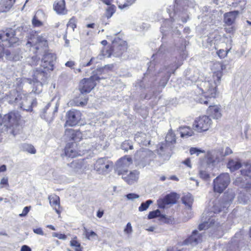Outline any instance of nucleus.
Here are the masks:
<instances>
[{
	"label": "nucleus",
	"instance_id": "nucleus-4",
	"mask_svg": "<svg viewBox=\"0 0 251 251\" xmlns=\"http://www.w3.org/2000/svg\"><path fill=\"white\" fill-rule=\"evenodd\" d=\"M48 75L45 69H37L34 71L32 78L25 79V82L33 85L32 92L39 94L42 91V85L48 79Z\"/></svg>",
	"mask_w": 251,
	"mask_h": 251
},
{
	"label": "nucleus",
	"instance_id": "nucleus-17",
	"mask_svg": "<svg viewBox=\"0 0 251 251\" xmlns=\"http://www.w3.org/2000/svg\"><path fill=\"white\" fill-rule=\"evenodd\" d=\"M203 238V234L202 233H199L197 230H194L191 235L183 241V245L196 246L202 241Z\"/></svg>",
	"mask_w": 251,
	"mask_h": 251
},
{
	"label": "nucleus",
	"instance_id": "nucleus-52",
	"mask_svg": "<svg viewBox=\"0 0 251 251\" xmlns=\"http://www.w3.org/2000/svg\"><path fill=\"white\" fill-rule=\"evenodd\" d=\"M32 23L33 26L35 27H39L42 25V23L35 16L32 19Z\"/></svg>",
	"mask_w": 251,
	"mask_h": 251
},
{
	"label": "nucleus",
	"instance_id": "nucleus-39",
	"mask_svg": "<svg viewBox=\"0 0 251 251\" xmlns=\"http://www.w3.org/2000/svg\"><path fill=\"white\" fill-rule=\"evenodd\" d=\"M242 175L247 176L251 177V164L246 163L243 165V169L241 170Z\"/></svg>",
	"mask_w": 251,
	"mask_h": 251
},
{
	"label": "nucleus",
	"instance_id": "nucleus-18",
	"mask_svg": "<svg viewBox=\"0 0 251 251\" xmlns=\"http://www.w3.org/2000/svg\"><path fill=\"white\" fill-rule=\"evenodd\" d=\"M56 59V56L51 53H46L43 56L41 66L44 69L53 70V62Z\"/></svg>",
	"mask_w": 251,
	"mask_h": 251
},
{
	"label": "nucleus",
	"instance_id": "nucleus-41",
	"mask_svg": "<svg viewBox=\"0 0 251 251\" xmlns=\"http://www.w3.org/2000/svg\"><path fill=\"white\" fill-rule=\"evenodd\" d=\"M22 149L25 151H27L31 154H35L36 153V150L34 147L28 144H23L21 145Z\"/></svg>",
	"mask_w": 251,
	"mask_h": 251
},
{
	"label": "nucleus",
	"instance_id": "nucleus-3",
	"mask_svg": "<svg viewBox=\"0 0 251 251\" xmlns=\"http://www.w3.org/2000/svg\"><path fill=\"white\" fill-rule=\"evenodd\" d=\"M132 163L129 157H124L119 159L116 164V172L118 175H122V178L129 185H132L138 181L139 172L133 170L128 173L127 168Z\"/></svg>",
	"mask_w": 251,
	"mask_h": 251
},
{
	"label": "nucleus",
	"instance_id": "nucleus-11",
	"mask_svg": "<svg viewBox=\"0 0 251 251\" xmlns=\"http://www.w3.org/2000/svg\"><path fill=\"white\" fill-rule=\"evenodd\" d=\"M211 125V120L209 117L203 116L200 117L196 120L194 124L193 128L198 132H202L207 130Z\"/></svg>",
	"mask_w": 251,
	"mask_h": 251
},
{
	"label": "nucleus",
	"instance_id": "nucleus-13",
	"mask_svg": "<svg viewBox=\"0 0 251 251\" xmlns=\"http://www.w3.org/2000/svg\"><path fill=\"white\" fill-rule=\"evenodd\" d=\"M66 124L71 126L76 125L81 119V113L79 111L72 109L69 111L66 115Z\"/></svg>",
	"mask_w": 251,
	"mask_h": 251
},
{
	"label": "nucleus",
	"instance_id": "nucleus-44",
	"mask_svg": "<svg viewBox=\"0 0 251 251\" xmlns=\"http://www.w3.org/2000/svg\"><path fill=\"white\" fill-rule=\"evenodd\" d=\"M84 235L88 240H91L92 238L97 236V234L93 231H89L86 227H84Z\"/></svg>",
	"mask_w": 251,
	"mask_h": 251
},
{
	"label": "nucleus",
	"instance_id": "nucleus-38",
	"mask_svg": "<svg viewBox=\"0 0 251 251\" xmlns=\"http://www.w3.org/2000/svg\"><path fill=\"white\" fill-rule=\"evenodd\" d=\"M176 135L173 132L172 130L171 129L166 135L165 138V143L170 146L171 144L176 143Z\"/></svg>",
	"mask_w": 251,
	"mask_h": 251
},
{
	"label": "nucleus",
	"instance_id": "nucleus-7",
	"mask_svg": "<svg viewBox=\"0 0 251 251\" xmlns=\"http://www.w3.org/2000/svg\"><path fill=\"white\" fill-rule=\"evenodd\" d=\"M230 181V179L228 174H221L213 180L214 191L218 193H222L228 186Z\"/></svg>",
	"mask_w": 251,
	"mask_h": 251
},
{
	"label": "nucleus",
	"instance_id": "nucleus-43",
	"mask_svg": "<svg viewBox=\"0 0 251 251\" xmlns=\"http://www.w3.org/2000/svg\"><path fill=\"white\" fill-rule=\"evenodd\" d=\"M152 203L153 201L151 200H149L144 202H142L141 204V205L139 207V211H143L146 210L149 207L150 205Z\"/></svg>",
	"mask_w": 251,
	"mask_h": 251
},
{
	"label": "nucleus",
	"instance_id": "nucleus-48",
	"mask_svg": "<svg viewBox=\"0 0 251 251\" xmlns=\"http://www.w3.org/2000/svg\"><path fill=\"white\" fill-rule=\"evenodd\" d=\"M189 152L191 155L196 154L197 156H198L200 153H204L205 151L204 150H202L197 148H191L190 149Z\"/></svg>",
	"mask_w": 251,
	"mask_h": 251
},
{
	"label": "nucleus",
	"instance_id": "nucleus-59",
	"mask_svg": "<svg viewBox=\"0 0 251 251\" xmlns=\"http://www.w3.org/2000/svg\"><path fill=\"white\" fill-rule=\"evenodd\" d=\"M0 184L3 186H8L9 184H8V177H3L0 180Z\"/></svg>",
	"mask_w": 251,
	"mask_h": 251
},
{
	"label": "nucleus",
	"instance_id": "nucleus-49",
	"mask_svg": "<svg viewBox=\"0 0 251 251\" xmlns=\"http://www.w3.org/2000/svg\"><path fill=\"white\" fill-rule=\"evenodd\" d=\"M160 211H159V210L157 209L156 210L150 212L148 215V217L149 219H151L160 216Z\"/></svg>",
	"mask_w": 251,
	"mask_h": 251
},
{
	"label": "nucleus",
	"instance_id": "nucleus-37",
	"mask_svg": "<svg viewBox=\"0 0 251 251\" xmlns=\"http://www.w3.org/2000/svg\"><path fill=\"white\" fill-rule=\"evenodd\" d=\"M182 201L183 204L188 206L189 208H191L194 201V199L192 195L190 193H186L182 196Z\"/></svg>",
	"mask_w": 251,
	"mask_h": 251
},
{
	"label": "nucleus",
	"instance_id": "nucleus-62",
	"mask_svg": "<svg viewBox=\"0 0 251 251\" xmlns=\"http://www.w3.org/2000/svg\"><path fill=\"white\" fill-rule=\"evenodd\" d=\"M232 153V150L228 147L226 148L224 156L228 155L229 154H230Z\"/></svg>",
	"mask_w": 251,
	"mask_h": 251
},
{
	"label": "nucleus",
	"instance_id": "nucleus-30",
	"mask_svg": "<svg viewBox=\"0 0 251 251\" xmlns=\"http://www.w3.org/2000/svg\"><path fill=\"white\" fill-rule=\"evenodd\" d=\"M74 143H69L66 145L64 150L65 156L71 158H74L77 156V152L74 148Z\"/></svg>",
	"mask_w": 251,
	"mask_h": 251
},
{
	"label": "nucleus",
	"instance_id": "nucleus-63",
	"mask_svg": "<svg viewBox=\"0 0 251 251\" xmlns=\"http://www.w3.org/2000/svg\"><path fill=\"white\" fill-rule=\"evenodd\" d=\"M21 251H31V250L28 246L24 245L22 247Z\"/></svg>",
	"mask_w": 251,
	"mask_h": 251
},
{
	"label": "nucleus",
	"instance_id": "nucleus-36",
	"mask_svg": "<svg viewBox=\"0 0 251 251\" xmlns=\"http://www.w3.org/2000/svg\"><path fill=\"white\" fill-rule=\"evenodd\" d=\"M180 136L182 138H188L194 135V131L189 126H183L179 128Z\"/></svg>",
	"mask_w": 251,
	"mask_h": 251
},
{
	"label": "nucleus",
	"instance_id": "nucleus-50",
	"mask_svg": "<svg viewBox=\"0 0 251 251\" xmlns=\"http://www.w3.org/2000/svg\"><path fill=\"white\" fill-rule=\"evenodd\" d=\"M67 26L68 27L71 28L73 30H74L76 26L75 20L73 18H71L67 24Z\"/></svg>",
	"mask_w": 251,
	"mask_h": 251
},
{
	"label": "nucleus",
	"instance_id": "nucleus-31",
	"mask_svg": "<svg viewBox=\"0 0 251 251\" xmlns=\"http://www.w3.org/2000/svg\"><path fill=\"white\" fill-rule=\"evenodd\" d=\"M106 50L105 48H103L100 51L99 55L97 57H92L90 60L86 64H83V67L89 66L93 63H97L98 62V60H102L104 57H105V54H104V52H106Z\"/></svg>",
	"mask_w": 251,
	"mask_h": 251
},
{
	"label": "nucleus",
	"instance_id": "nucleus-6",
	"mask_svg": "<svg viewBox=\"0 0 251 251\" xmlns=\"http://www.w3.org/2000/svg\"><path fill=\"white\" fill-rule=\"evenodd\" d=\"M207 43L212 46L214 45V48L217 50L218 48L225 47L226 46H230L232 45V38L230 36L229 37L226 36H221L220 35L216 34L214 37H208L207 39Z\"/></svg>",
	"mask_w": 251,
	"mask_h": 251
},
{
	"label": "nucleus",
	"instance_id": "nucleus-16",
	"mask_svg": "<svg viewBox=\"0 0 251 251\" xmlns=\"http://www.w3.org/2000/svg\"><path fill=\"white\" fill-rule=\"evenodd\" d=\"M111 50L113 55L119 57L127 50L126 44L123 40H120L119 43L114 41Z\"/></svg>",
	"mask_w": 251,
	"mask_h": 251
},
{
	"label": "nucleus",
	"instance_id": "nucleus-47",
	"mask_svg": "<svg viewBox=\"0 0 251 251\" xmlns=\"http://www.w3.org/2000/svg\"><path fill=\"white\" fill-rule=\"evenodd\" d=\"M249 196H244L242 193H241L238 197L239 202L243 204L247 203L249 200Z\"/></svg>",
	"mask_w": 251,
	"mask_h": 251
},
{
	"label": "nucleus",
	"instance_id": "nucleus-14",
	"mask_svg": "<svg viewBox=\"0 0 251 251\" xmlns=\"http://www.w3.org/2000/svg\"><path fill=\"white\" fill-rule=\"evenodd\" d=\"M206 158H207V163L212 166H215L224 159L221 152L217 151H212L207 152Z\"/></svg>",
	"mask_w": 251,
	"mask_h": 251
},
{
	"label": "nucleus",
	"instance_id": "nucleus-15",
	"mask_svg": "<svg viewBox=\"0 0 251 251\" xmlns=\"http://www.w3.org/2000/svg\"><path fill=\"white\" fill-rule=\"evenodd\" d=\"M20 118L21 115L17 111H12L5 115L3 118L5 126L13 127L18 125Z\"/></svg>",
	"mask_w": 251,
	"mask_h": 251
},
{
	"label": "nucleus",
	"instance_id": "nucleus-22",
	"mask_svg": "<svg viewBox=\"0 0 251 251\" xmlns=\"http://www.w3.org/2000/svg\"><path fill=\"white\" fill-rule=\"evenodd\" d=\"M239 12L237 10H234L226 13L224 14V22L228 26L233 25L238 17Z\"/></svg>",
	"mask_w": 251,
	"mask_h": 251
},
{
	"label": "nucleus",
	"instance_id": "nucleus-33",
	"mask_svg": "<svg viewBox=\"0 0 251 251\" xmlns=\"http://www.w3.org/2000/svg\"><path fill=\"white\" fill-rule=\"evenodd\" d=\"M65 135L72 140L77 141L80 139L81 133L73 129H67L65 131Z\"/></svg>",
	"mask_w": 251,
	"mask_h": 251
},
{
	"label": "nucleus",
	"instance_id": "nucleus-64",
	"mask_svg": "<svg viewBox=\"0 0 251 251\" xmlns=\"http://www.w3.org/2000/svg\"><path fill=\"white\" fill-rule=\"evenodd\" d=\"M74 62L72 61H68L65 63L66 66L70 68H72L74 66Z\"/></svg>",
	"mask_w": 251,
	"mask_h": 251
},
{
	"label": "nucleus",
	"instance_id": "nucleus-24",
	"mask_svg": "<svg viewBox=\"0 0 251 251\" xmlns=\"http://www.w3.org/2000/svg\"><path fill=\"white\" fill-rule=\"evenodd\" d=\"M153 152L151 151L148 149H143L136 152L135 154V158L136 160L144 161L146 158L153 157Z\"/></svg>",
	"mask_w": 251,
	"mask_h": 251
},
{
	"label": "nucleus",
	"instance_id": "nucleus-23",
	"mask_svg": "<svg viewBox=\"0 0 251 251\" xmlns=\"http://www.w3.org/2000/svg\"><path fill=\"white\" fill-rule=\"evenodd\" d=\"M189 0H176L174 5V14L176 16L179 12H183L185 7L189 6Z\"/></svg>",
	"mask_w": 251,
	"mask_h": 251
},
{
	"label": "nucleus",
	"instance_id": "nucleus-35",
	"mask_svg": "<svg viewBox=\"0 0 251 251\" xmlns=\"http://www.w3.org/2000/svg\"><path fill=\"white\" fill-rule=\"evenodd\" d=\"M227 166L231 172H234L240 169L242 167V164L239 160L230 159L229 160Z\"/></svg>",
	"mask_w": 251,
	"mask_h": 251
},
{
	"label": "nucleus",
	"instance_id": "nucleus-55",
	"mask_svg": "<svg viewBox=\"0 0 251 251\" xmlns=\"http://www.w3.org/2000/svg\"><path fill=\"white\" fill-rule=\"evenodd\" d=\"M244 188L247 192L250 193V195H251V178H250L245 184Z\"/></svg>",
	"mask_w": 251,
	"mask_h": 251
},
{
	"label": "nucleus",
	"instance_id": "nucleus-53",
	"mask_svg": "<svg viewBox=\"0 0 251 251\" xmlns=\"http://www.w3.org/2000/svg\"><path fill=\"white\" fill-rule=\"evenodd\" d=\"M39 61L40 58L39 57L37 56H33L28 62L31 66H34L36 65Z\"/></svg>",
	"mask_w": 251,
	"mask_h": 251
},
{
	"label": "nucleus",
	"instance_id": "nucleus-2",
	"mask_svg": "<svg viewBox=\"0 0 251 251\" xmlns=\"http://www.w3.org/2000/svg\"><path fill=\"white\" fill-rule=\"evenodd\" d=\"M19 39L16 36V31L12 29H6L0 32V59L5 54L7 59L13 61L20 60L19 55H13L5 47H11L19 45Z\"/></svg>",
	"mask_w": 251,
	"mask_h": 251
},
{
	"label": "nucleus",
	"instance_id": "nucleus-32",
	"mask_svg": "<svg viewBox=\"0 0 251 251\" xmlns=\"http://www.w3.org/2000/svg\"><path fill=\"white\" fill-rule=\"evenodd\" d=\"M15 0H3L0 2V12L8 11L15 3Z\"/></svg>",
	"mask_w": 251,
	"mask_h": 251
},
{
	"label": "nucleus",
	"instance_id": "nucleus-20",
	"mask_svg": "<svg viewBox=\"0 0 251 251\" xmlns=\"http://www.w3.org/2000/svg\"><path fill=\"white\" fill-rule=\"evenodd\" d=\"M22 93H19L16 90H13L9 92L5 96V100L10 104H14L18 105L19 102L20 97Z\"/></svg>",
	"mask_w": 251,
	"mask_h": 251
},
{
	"label": "nucleus",
	"instance_id": "nucleus-28",
	"mask_svg": "<svg viewBox=\"0 0 251 251\" xmlns=\"http://www.w3.org/2000/svg\"><path fill=\"white\" fill-rule=\"evenodd\" d=\"M176 196L175 193L167 195L162 201L161 203H159L160 208H164L165 205L169 204H174L176 202Z\"/></svg>",
	"mask_w": 251,
	"mask_h": 251
},
{
	"label": "nucleus",
	"instance_id": "nucleus-27",
	"mask_svg": "<svg viewBox=\"0 0 251 251\" xmlns=\"http://www.w3.org/2000/svg\"><path fill=\"white\" fill-rule=\"evenodd\" d=\"M48 199L50 205L55 210L56 212L59 214L60 213V211L59 209L60 208L59 197L56 195H54L53 196H49Z\"/></svg>",
	"mask_w": 251,
	"mask_h": 251
},
{
	"label": "nucleus",
	"instance_id": "nucleus-21",
	"mask_svg": "<svg viewBox=\"0 0 251 251\" xmlns=\"http://www.w3.org/2000/svg\"><path fill=\"white\" fill-rule=\"evenodd\" d=\"M157 149L158 153L164 157L165 160H169L171 157V147L165 143L160 144Z\"/></svg>",
	"mask_w": 251,
	"mask_h": 251
},
{
	"label": "nucleus",
	"instance_id": "nucleus-19",
	"mask_svg": "<svg viewBox=\"0 0 251 251\" xmlns=\"http://www.w3.org/2000/svg\"><path fill=\"white\" fill-rule=\"evenodd\" d=\"M134 140L139 145L146 146L150 144L151 136L143 132H138L134 136Z\"/></svg>",
	"mask_w": 251,
	"mask_h": 251
},
{
	"label": "nucleus",
	"instance_id": "nucleus-8",
	"mask_svg": "<svg viewBox=\"0 0 251 251\" xmlns=\"http://www.w3.org/2000/svg\"><path fill=\"white\" fill-rule=\"evenodd\" d=\"M100 77L97 75H93L89 78H83L79 83V90L81 94L89 93L96 85V81H99Z\"/></svg>",
	"mask_w": 251,
	"mask_h": 251
},
{
	"label": "nucleus",
	"instance_id": "nucleus-9",
	"mask_svg": "<svg viewBox=\"0 0 251 251\" xmlns=\"http://www.w3.org/2000/svg\"><path fill=\"white\" fill-rule=\"evenodd\" d=\"M58 106L59 104L57 102H53L52 100L48 103L41 112V118L45 120L48 123L51 122L53 119L54 114L58 110Z\"/></svg>",
	"mask_w": 251,
	"mask_h": 251
},
{
	"label": "nucleus",
	"instance_id": "nucleus-56",
	"mask_svg": "<svg viewBox=\"0 0 251 251\" xmlns=\"http://www.w3.org/2000/svg\"><path fill=\"white\" fill-rule=\"evenodd\" d=\"M30 208H31L30 206H25V207H24L22 213L21 214H20L19 216L20 217L25 216L28 213Z\"/></svg>",
	"mask_w": 251,
	"mask_h": 251
},
{
	"label": "nucleus",
	"instance_id": "nucleus-45",
	"mask_svg": "<svg viewBox=\"0 0 251 251\" xmlns=\"http://www.w3.org/2000/svg\"><path fill=\"white\" fill-rule=\"evenodd\" d=\"M75 238H76V237L70 241V245L75 248V251H82V248L81 247L80 244L75 239Z\"/></svg>",
	"mask_w": 251,
	"mask_h": 251
},
{
	"label": "nucleus",
	"instance_id": "nucleus-40",
	"mask_svg": "<svg viewBox=\"0 0 251 251\" xmlns=\"http://www.w3.org/2000/svg\"><path fill=\"white\" fill-rule=\"evenodd\" d=\"M231 46L232 45H230V46H226V47L225 48L226 50L224 49L219 50L217 51V55L219 56L220 58H225L227 56V53L231 49Z\"/></svg>",
	"mask_w": 251,
	"mask_h": 251
},
{
	"label": "nucleus",
	"instance_id": "nucleus-42",
	"mask_svg": "<svg viewBox=\"0 0 251 251\" xmlns=\"http://www.w3.org/2000/svg\"><path fill=\"white\" fill-rule=\"evenodd\" d=\"M121 149L125 151H127L129 150H133V147L132 142L130 140H126L124 141L121 145Z\"/></svg>",
	"mask_w": 251,
	"mask_h": 251
},
{
	"label": "nucleus",
	"instance_id": "nucleus-54",
	"mask_svg": "<svg viewBox=\"0 0 251 251\" xmlns=\"http://www.w3.org/2000/svg\"><path fill=\"white\" fill-rule=\"evenodd\" d=\"M128 200H133L139 198V195L134 193H129L125 196Z\"/></svg>",
	"mask_w": 251,
	"mask_h": 251
},
{
	"label": "nucleus",
	"instance_id": "nucleus-46",
	"mask_svg": "<svg viewBox=\"0 0 251 251\" xmlns=\"http://www.w3.org/2000/svg\"><path fill=\"white\" fill-rule=\"evenodd\" d=\"M115 6L114 5L109 6L106 9V16L107 18H110L115 11Z\"/></svg>",
	"mask_w": 251,
	"mask_h": 251
},
{
	"label": "nucleus",
	"instance_id": "nucleus-58",
	"mask_svg": "<svg viewBox=\"0 0 251 251\" xmlns=\"http://www.w3.org/2000/svg\"><path fill=\"white\" fill-rule=\"evenodd\" d=\"M200 176L201 178L204 180H206L209 177V175L205 171H201Z\"/></svg>",
	"mask_w": 251,
	"mask_h": 251
},
{
	"label": "nucleus",
	"instance_id": "nucleus-5",
	"mask_svg": "<svg viewBox=\"0 0 251 251\" xmlns=\"http://www.w3.org/2000/svg\"><path fill=\"white\" fill-rule=\"evenodd\" d=\"M222 76V71L214 72L212 77L209 80L201 83V87L202 92L207 93L208 97L215 98L217 93L216 88L220 83Z\"/></svg>",
	"mask_w": 251,
	"mask_h": 251
},
{
	"label": "nucleus",
	"instance_id": "nucleus-12",
	"mask_svg": "<svg viewBox=\"0 0 251 251\" xmlns=\"http://www.w3.org/2000/svg\"><path fill=\"white\" fill-rule=\"evenodd\" d=\"M113 163L107 160L106 158H100L95 164V169L100 173H107L110 168H112Z\"/></svg>",
	"mask_w": 251,
	"mask_h": 251
},
{
	"label": "nucleus",
	"instance_id": "nucleus-34",
	"mask_svg": "<svg viewBox=\"0 0 251 251\" xmlns=\"http://www.w3.org/2000/svg\"><path fill=\"white\" fill-rule=\"evenodd\" d=\"M65 9V3L64 0L55 2L53 4V9L56 12L59 14H64Z\"/></svg>",
	"mask_w": 251,
	"mask_h": 251
},
{
	"label": "nucleus",
	"instance_id": "nucleus-25",
	"mask_svg": "<svg viewBox=\"0 0 251 251\" xmlns=\"http://www.w3.org/2000/svg\"><path fill=\"white\" fill-rule=\"evenodd\" d=\"M180 65H181V64L177 65L175 68H174V66H171L168 67V68H166V74L165 76H164V77L162 80H160V81L159 82L160 85L163 87H165L167 84V81H168V80L171 76V74L172 73H174L176 70V69H177L178 68V67Z\"/></svg>",
	"mask_w": 251,
	"mask_h": 251
},
{
	"label": "nucleus",
	"instance_id": "nucleus-10",
	"mask_svg": "<svg viewBox=\"0 0 251 251\" xmlns=\"http://www.w3.org/2000/svg\"><path fill=\"white\" fill-rule=\"evenodd\" d=\"M20 98L18 106L23 110L31 111H32V107L36 105V100L32 99L25 94L22 93Z\"/></svg>",
	"mask_w": 251,
	"mask_h": 251
},
{
	"label": "nucleus",
	"instance_id": "nucleus-29",
	"mask_svg": "<svg viewBox=\"0 0 251 251\" xmlns=\"http://www.w3.org/2000/svg\"><path fill=\"white\" fill-rule=\"evenodd\" d=\"M207 112L211 117L215 119H218L222 116L221 109L217 105L210 106Z\"/></svg>",
	"mask_w": 251,
	"mask_h": 251
},
{
	"label": "nucleus",
	"instance_id": "nucleus-1",
	"mask_svg": "<svg viewBox=\"0 0 251 251\" xmlns=\"http://www.w3.org/2000/svg\"><path fill=\"white\" fill-rule=\"evenodd\" d=\"M234 198V195L232 193H225L222 200L217 199L213 201L209 204V211L204 212L202 214V218L203 221V223L199 225V230H202L212 226V224H214L215 221L211 218L214 216L215 214L219 213L222 211L225 212Z\"/></svg>",
	"mask_w": 251,
	"mask_h": 251
},
{
	"label": "nucleus",
	"instance_id": "nucleus-57",
	"mask_svg": "<svg viewBox=\"0 0 251 251\" xmlns=\"http://www.w3.org/2000/svg\"><path fill=\"white\" fill-rule=\"evenodd\" d=\"M235 27L233 25L231 26L226 27L225 28V30L226 33H233L235 31Z\"/></svg>",
	"mask_w": 251,
	"mask_h": 251
},
{
	"label": "nucleus",
	"instance_id": "nucleus-60",
	"mask_svg": "<svg viewBox=\"0 0 251 251\" xmlns=\"http://www.w3.org/2000/svg\"><path fill=\"white\" fill-rule=\"evenodd\" d=\"M33 231L36 234L41 235H44V232L42 230L41 228H37L34 229Z\"/></svg>",
	"mask_w": 251,
	"mask_h": 251
},
{
	"label": "nucleus",
	"instance_id": "nucleus-26",
	"mask_svg": "<svg viewBox=\"0 0 251 251\" xmlns=\"http://www.w3.org/2000/svg\"><path fill=\"white\" fill-rule=\"evenodd\" d=\"M68 165L75 173L81 174L84 171L83 168V161L82 160H75Z\"/></svg>",
	"mask_w": 251,
	"mask_h": 251
},
{
	"label": "nucleus",
	"instance_id": "nucleus-61",
	"mask_svg": "<svg viewBox=\"0 0 251 251\" xmlns=\"http://www.w3.org/2000/svg\"><path fill=\"white\" fill-rule=\"evenodd\" d=\"M183 163L186 165L187 167L189 168H191V161L189 158L186 159L183 162Z\"/></svg>",
	"mask_w": 251,
	"mask_h": 251
},
{
	"label": "nucleus",
	"instance_id": "nucleus-51",
	"mask_svg": "<svg viewBox=\"0 0 251 251\" xmlns=\"http://www.w3.org/2000/svg\"><path fill=\"white\" fill-rule=\"evenodd\" d=\"M124 231L125 233L127 234H130L132 232L133 229L130 223H128L126 224V226L125 228Z\"/></svg>",
	"mask_w": 251,
	"mask_h": 251
}]
</instances>
